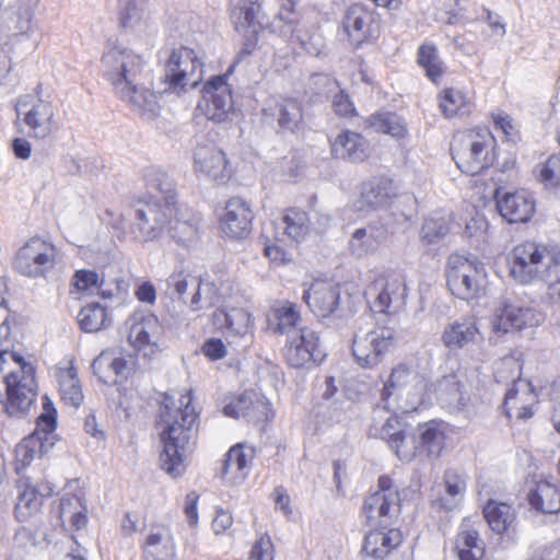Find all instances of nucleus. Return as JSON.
I'll use <instances>...</instances> for the list:
<instances>
[{"label":"nucleus","instance_id":"dca6fc26","mask_svg":"<svg viewBox=\"0 0 560 560\" xmlns=\"http://www.w3.org/2000/svg\"><path fill=\"white\" fill-rule=\"evenodd\" d=\"M544 320L542 313L534 307L505 299L494 312L492 326L495 331L506 334L537 327Z\"/></svg>","mask_w":560,"mask_h":560},{"label":"nucleus","instance_id":"39448f33","mask_svg":"<svg viewBox=\"0 0 560 560\" xmlns=\"http://www.w3.org/2000/svg\"><path fill=\"white\" fill-rule=\"evenodd\" d=\"M495 139L488 128H476L455 137L451 150L457 167L475 175L494 160Z\"/></svg>","mask_w":560,"mask_h":560},{"label":"nucleus","instance_id":"4468645a","mask_svg":"<svg viewBox=\"0 0 560 560\" xmlns=\"http://www.w3.org/2000/svg\"><path fill=\"white\" fill-rule=\"evenodd\" d=\"M177 211L176 205H170L158 197L139 199L136 202V223L141 242H153L167 229L171 218Z\"/></svg>","mask_w":560,"mask_h":560},{"label":"nucleus","instance_id":"bf43d9fd","mask_svg":"<svg viewBox=\"0 0 560 560\" xmlns=\"http://www.w3.org/2000/svg\"><path fill=\"white\" fill-rule=\"evenodd\" d=\"M260 11L258 3L242 1L233 11V19L237 30L253 27L252 33H256L257 16Z\"/></svg>","mask_w":560,"mask_h":560},{"label":"nucleus","instance_id":"680f3d73","mask_svg":"<svg viewBox=\"0 0 560 560\" xmlns=\"http://www.w3.org/2000/svg\"><path fill=\"white\" fill-rule=\"evenodd\" d=\"M199 281V278L188 272H185L184 270L175 271L168 278V284L175 289L179 299H182L184 302H186L185 295L187 293L188 288L192 287L194 290H196L197 283Z\"/></svg>","mask_w":560,"mask_h":560},{"label":"nucleus","instance_id":"ea45409f","mask_svg":"<svg viewBox=\"0 0 560 560\" xmlns=\"http://www.w3.org/2000/svg\"><path fill=\"white\" fill-rule=\"evenodd\" d=\"M31 247H21L14 259V268L20 273L27 277H38L43 273L45 267H49L54 262V254L51 253H31ZM52 250L54 247H50Z\"/></svg>","mask_w":560,"mask_h":560},{"label":"nucleus","instance_id":"9d476101","mask_svg":"<svg viewBox=\"0 0 560 560\" xmlns=\"http://www.w3.org/2000/svg\"><path fill=\"white\" fill-rule=\"evenodd\" d=\"M370 316L359 317L352 338V354L362 368H374L393 346L395 332L390 328L369 329Z\"/></svg>","mask_w":560,"mask_h":560},{"label":"nucleus","instance_id":"5fc2aeb1","mask_svg":"<svg viewBox=\"0 0 560 560\" xmlns=\"http://www.w3.org/2000/svg\"><path fill=\"white\" fill-rule=\"evenodd\" d=\"M78 320L82 330L96 332L106 326L108 313L98 303H92L81 308Z\"/></svg>","mask_w":560,"mask_h":560},{"label":"nucleus","instance_id":"9b49d317","mask_svg":"<svg viewBox=\"0 0 560 560\" xmlns=\"http://www.w3.org/2000/svg\"><path fill=\"white\" fill-rule=\"evenodd\" d=\"M364 294L375 312L396 314L402 311L407 303L408 288L405 275L398 271L378 275L369 283Z\"/></svg>","mask_w":560,"mask_h":560},{"label":"nucleus","instance_id":"a211bd4d","mask_svg":"<svg viewBox=\"0 0 560 560\" xmlns=\"http://www.w3.org/2000/svg\"><path fill=\"white\" fill-rule=\"evenodd\" d=\"M253 218L247 201L238 197L231 198L220 218V231L232 241H242L250 233Z\"/></svg>","mask_w":560,"mask_h":560},{"label":"nucleus","instance_id":"473e14b6","mask_svg":"<svg viewBox=\"0 0 560 560\" xmlns=\"http://www.w3.org/2000/svg\"><path fill=\"white\" fill-rule=\"evenodd\" d=\"M268 407L265 402L256 397L252 392L243 393L224 406L223 412L232 418H248L252 420H260L267 418Z\"/></svg>","mask_w":560,"mask_h":560},{"label":"nucleus","instance_id":"1a4fd4ad","mask_svg":"<svg viewBox=\"0 0 560 560\" xmlns=\"http://www.w3.org/2000/svg\"><path fill=\"white\" fill-rule=\"evenodd\" d=\"M102 63L115 94L127 95L130 84L137 81L147 62L142 55L116 44L104 52Z\"/></svg>","mask_w":560,"mask_h":560},{"label":"nucleus","instance_id":"c9c22d12","mask_svg":"<svg viewBox=\"0 0 560 560\" xmlns=\"http://www.w3.org/2000/svg\"><path fill=\"white\" fill-rule=\"evenodd\" d=\"M483 516L489 527L499 535L509 533L515 528L516 512L515 509L508 503L489 500L483 506Z\"/></svg>","mask_w":560,"mask_h":560},{"label":"nucleus","instance_id":"8fccbe9b","mask_svg":"<svg viewBox=\"0 0 560 560\" xmlns=\"http://www.w3.org/2000/svg\"><path fill=\"white\" fill-rule=\"evenodd\" d=\"M21 489L18 495V502L15 504V515L20 521H26L33 514L39 511L43 501L40 495L36 493L35 487L27 482H23L19 486Z\"/></svg>","mask_w":560,"mask_h":560},{"label":"nucleus","instance_id":"052dcab7","mask_svg":"<svg viewBox=\"0 0 560 560\" xmlns=\"http://www.w3.org/2000/svg\"><path fill=\"white\" fill-rule=\"evenodd\" d=\"M539 179L546 186L560 185V153L551 155L539 168Z\"/></svg>","mask_w":560,"mask_h":560},{"label":"nucleus","instance_id":"bb28decb","mask_svg":"<svg viewBox=\"0 0 560 560\" xmlns=\"http://www.w3.org/2000/svg\"><path fill=\"white\" fill-rule=\"evenodd\" d=\"M536 396L529 383L517 381L506 392L503 408L509 418L529 419L534 416L533 405Z\"/></svg>","mask_w":560,"mask_h":560},{"label":"nucleus","instance_id":"f257e3e1","mask_svg":"<svg viewBox=\"0 0 560 560\" xmlns=\"http://www.w3.org/2000/svg\"><path fill=\"white\" fill-rule=\"evenodd\" d=\"M191 401L190 392L166 394L161 407V467L174 478L184 474L186 459L197 439L198 415Z\"/></svg>","mask_w":560,"mask_h":560},{"label":"nucleus","instance_id":"f3484780","mask_svg":"<svg viewBox=\"0 0 560 560\" xmlns=\"http://www.w3.org/2000/svg\"><path fill=\"white\" fill-rule=\"evenodd\" d=\"M283 352L287 362L292 368H306L312 363L322 362L325 357L318 334L308 327L293 331L287 337Z\"/></svg>","mask_w":560,"mask_h":560},{"label":"nucleus","instance_id":"20e7f679","mask_svg":"<svg viewBox=\"0 0 560 560\" xmlns=\"http://www.w3.org/2000/svg\"><path fill=\"white\" fill-rule=\"evenodd\" d=\"M479 371L480 368L458 369L432 383L429 392L443 409L472 417L476 413V399L469 389L478 385Z\"/></svg>","mask_w":560,"mask_h":560},{"label":"nucleus","instance_id":"cd10ccee","mask_svg":"<svg viewBox=\"0 0 560 560\" xmlns=\"http://www.w3.org/2000/svg\"><path fill=\"white\" fill-rule=\"evenodd\" d=\"M118 24L131 32H142L150 26L149 0H119Z\"/></svg>","mask_w":560,"mask_h":560},{"label":"nucleus","instance_id":"393cba45","mask_svg":"<svg viewBox=\"0 0 560 560\" xmlns=\"http://www.w3.org/2000/svg\"><path fill=\"white\" fill-rule=\"evenodd\" d=\"M442 343L450 350L463 349L481 340L477 322L472 316L460 317L445 326Z\"/></svg>","mask_w":560,"mask_h":560},{"label":"nucleus","instance_id":"79ce46f5","mask_svg":"<svg viewBox=\"0 0 560 560\" xmlns=\"http://www.w3.org/2000/svg\"><path fill=\"white\" fill-rule=\"evenodd\" d=\"M143 180L150 197H158L170 205L177 203L173 182L164 171L154 166L148 167L143 173Z\"/></svg>","mask_w":560,"mask_h":560},{"label":"nucleus","instance_id":"864d4df0","mask_svg":"<svg viewBox=\"0 0 560 560\" xmlns=\"http://www.w3.org/2000/svg\"><path fill=\"white\" fill-rule=\"evenodd\" d=\"M444 483L446 497L441 499L440 505L445 510H453L464 495L466 481L457 471L448 469L444 474Z\"/></svg>","mask_w":560,"mask_h":560},{"label":"nucleus","instance_id":"e2e57ef3","mask_svg":"<svg viewBox=\"0 0 560 560\" xmlns=\"http://www.w3.org/2000/svg\"><path fill=\"white\" fill-rule=\"evenodd\" d=\"M114 354L113 352L106 350L102 351L92 362L91 369L101 382L105 384H112L115 382L112 375L108 373L109 368L113 363Z\"/></svg>","mask_w":560,"mask_h":560},{"label":"nucleus","instance_id":"72a5a7b5","mask_svg":"<svg viewBox=\"0 0 560 560\" xmlns=\"http://www.w3.org/2000/svg\"><path fill=\"white\" fill-rule=\"evenodd\" d=\"M213 324L220 329L224 328L228 337L245 338L250 332V314L244 308H218L213 313Z\"/></svg>","mask_w":560,"mask_h":560},{"label":"nucleus","instance_id":"e433bc0d","mask_svg":"<svg viewBox=\"0 0 560 560\" xmlns=\"http://www.w3.org/2000/svg\"><path fill=\"white\" fill-rule=\"evenodd\" d=\"M455 550L458 560H481L485 544L469 522H463L455 538Z\"/></svg>","mask_w":560,"mask_h":560},{"label":"nucleus","instance_id":"09e8293b","mask_svg":"<svg viewBox=\"0 0 560 560\" xmlns=\"http://www.w3.org/2000/svg\"><path fill=\"white\" fill-rule=\"evenodd\" d=\"M408 427L397 416H389L385 421L375 420L369 428V435L385 441L389 447Z\"/></svg>","mask_w":560,"mask_h":560},{"label":"nucleus","instance_id":"aec40b11","mask_svg":"<svg viewBox=\"0 0 560 560\" xmlns=\"http://www.w3.org/2000/svg\"><path fill=\"white\" fill-rule=\"evenodd\" d=\"M194 170L199 176L225 182L230 177L225 153L210 142L198 143L192 154Z\"/></svg>","mask_w":560,"mask_h":560},{"label":"nucleus","instance_id":"0eeeda50","mask_svg":"<svg viewBox=\"0 0 560 560\" xmlns=\"http://www.w3.org/2000/svg\"><path fill=\"white\" fill-rule=\"evenodd\" d=\"M57 410L52 401L43 397V411L36 420V429L15 447V469L26 468L36 456H42L55 445L57 436Z\"/></svg>","mask_w":560,"mask_h":560},{"label":"nucleus","instance_id":"37998d69","mask_svg":"<svg viewBox=\"0 0 560 560\" xmlns=\"http://www.w3.org/2000/svg\"><path fill=\"white\" fill-rule=\"evenodd\" d=\"M420 453L429 457H439L445 446L444 424L429 421L418 425Z\"/></svg>","mask_w":560,"mask_h":560},{"label":"nucleus","instance_id":"2f4dec72","mask_svg":"<svg viewBox=\"0 0 560 560\" xmlns=\"http://www.w3.org/2000/svg\"><path fill=\"white\" fill-rule=\"evenodd\" d=\"M116 95L124 102H127L135 112L145 119H154L160 114L161 106L158 95L153 91L138 85L137 81L130 84L127 95Z\"/></svg>","mask_w":560,"mask_h":560},{"label":"nucleus","instance_id":"c756f323","mask_svg":"<svg viewBox=\"0 0 560 560\" xmlns=\"http://www.w3.org/2000/svg\"><path fill=\"white\" fill-rule=\"evenodd\" d=\"M331 153L338 159L362 162L369 155V144L360 133L346 130L332 140Z\"/></svg>","mask_w":560,"mask_h":560},{"label":"nucleus","instance_id":"f704fd0d","mask_svg":"<svg viewBox=\"0 0 560 560\" xmlns=\"http://www.w3.org/2000/svg\"><path fill=\"white\" fill-rule=\"evenodd\" d=\"M401 541L402 535L397 528H390L387 532L374 529L365 536L363 551L374 559L382 560Z\"/></svg>","mask_w":560,"mask_h":560},{"label":"nucleus","instance_id":"4be33fe9","mask_svg":"<svg viewBox=\"0 0 560 560\" xmlns=\"http://www.w3.org/2000/svg\"><path fill=\"white\" fill-rule=\"evenodd\" d=\"M255 447L245 443L233 445L225 454L221 468V478L230 485L242 483L248 476Z\"/></svg>","mask_w":560,"mask_h":560},{"label":"nucleus","instance_id":"7ed1b4c3","mask_svg":"<svg viewBox=\"0 0 560 560\" xmlns=\"http://www.w3.org/2000/svg\"><path fill=\"white\" fill-rule=\"evenodd\" d=\"M0 376L7 386L5 411L11 417H23L36 396L35 370L18 353L0 352Z\"/></svg>","mask_w":560,"mask_h":560},{"label":"nucleus","instance_id":"423d86ee","mask_svg":"<svg viewBox=\"0 0 560 560\" xmlns=\"http://www.w3.org/2000/svg\"><path fill=\"white\" fill-rule=\"evenodd\" d=\"M447 287L453 295L470 301L486 293V269L475 256L452 254L446 267Z\"/></svg>","mask_w":560,"mask_h":560},{"label":"nucleus","instance_id":"4c0bfd02","mask_svg":"<svg viewBox=\"0 0 560 560\" xmlns=\"http://www.w3.org/2000/svg\"><path fill=\"white\" fill-rule=\"evenodd\" d=\"M264 115L275 117L282 129L293 131L302 121V108L299 102L291 98L272 101L264 108Z\"/></svg>","mask_w":560,"mask_h":560},{"label":"nucleus","instance_id":"4d7b16f0","mask_svg":"<svg viewBox=\"0 0 560 560\" xmlns=\"http://www.w3.org/2000/svg\"><path fill=\"white\" fill-rule=\"evenodd\" d=\"M418 61L425 69L428 78L436 82L443 73L442 62L432 45H422L419 49Z\"/></svg>","mask_w":560,"mask_h":560},{"label":"nucleus","instance_id":"de8ad7c7","mask_svg":"<svg viewBox=\"0 0 560 560\" xmlns=\"http://www.w3.org/2000/svg\"><path fill=\"white\" fill-rule=\"evenodd\" d=\"M273 315L277 320L276 332L287 335L289 337L293 331H300L304 327H300V313L296 306L291 302H283L273 308Z\"/></svg>","mask_w":560,"mask_h":560},{"label":"nucleus","instance_id":"a19ab883","mask_svg":"<svg viewBox=\"0 0 560 560\" xmlns=\"http://www.w3.org/2000/svg\"><path fill=\"white\" fill-rule=\"evenodd\" d=\"M282 232H277L273 242H300L308 231L307 213L300 209H289L281 221Z\"/></svg>","mask_w":560,"mask_h":560},{"label":"nucleus","instance_id":"2eb2a0df","mask_svg":"<svg viewBox=\"0 0 560 560\" xmlns=\"http://www.w3.org/2000/svg\"><path fill=\"white\" fill-rule=\"evenodd\" d=\"M197 105L198 115L213 122H224L233 109L232 89L226 75H215L208 80Z\"/></svg>","mask_w":560,"mask_h":560},{"label":"nucleus","instance_id":"7c9ffc66","mask_svg":"<svg viewBox=\"0 0 560 560\" xmlns=\"http://www.w3.org/2000/svg\"><path fill=\"white\" fill-rule=\"evenodd\" d=\"M144 560H176L174 538L168 528H153L143 545Z\"/></svg>","mask_w":560,"mask_h":560},{"label":"nucleus","instance_id":"c03bdc74","mask_svg":"<svg viewBox=\"0 0 560 560\" xmlns=\"http://www.w3.org/2000/svg\"><path fill=\"white\" fill-rule=\"evenodd\" d=\"M439 104L446 117L467 114L472 107L470 94L459 88L444 89L439 94Z\"/></svg>","mask_w":560,"mask_h":560},{"label":"nucleus","instance_id":"13d9d810","mask_svg":"<svg viewBox=\"0 0 560 560\" xmlns=\"http://www.w3.org/2000/svg\"><path fill=\"white\" fill-rule=\"evenodd\" d=\"M448 230L447 219L434 214L424 221L421 228V240L427 243L440 242L448 233Z\"/></svg>","mask_w":560,"mask_h":560},{"label":"nucleus","instance_id":"0e129e2a","mask_svg":"<svg viewBox=\"0 0 560 560\" xmlns=\"http://www.w3.org/2000/svg\"><path fill=\"white\" fill-rule=\"evenodd\" d=\"M295 247H262L266 258L273 267L285 266L294 260Z\"/></svg>","mask_w":560,"mask_h":560},{"label":"nucleus","instance_id":"a18cd8bd","mask_svg":"<svg viewBox=\"0 0 560 560\" xmlns=\"http://www.w3.org/2000/svg\"><path fill=\"white\" fill-rule=\"evenodd\" d=\"M395 195L393 180L386 177L373 178L363 184L361 198L368 207H378Z\"/></svg>","mask_w":560,"mask_h":560},{"label":"nucleus","instance_id":"603ef678","mask_svg":"<svg viewBox=\"0 0 560 560\" xmlns=\"http://www.w3.org/2000/svg\"><path fill=\"white\" fill-rule=\"evenodd\" d=\"M369 126L376 132L392 136L393 138H404L407 133V127L404 120L393 113L374 114L369 118Z\"/></svg>","mask_w":560,"mask_h":560},{"label":"nucleus","instance_id":"412c9836","mask_svg":"<svg viewBox=\"0 0 560 560\" xmlns=\"http://www.w3.org/2000/svg\"><path fill=\"white\" fill-rule=\"evenodd\" d=\"M303 300L317 317H328L339 308L340 285L332 280L316 279L304 291Z\"/></svg>","mask_w":560,"mask_h":560},{"label":"nucleus","instance_id":"a878e982","mask_svg":"<svg viewBox=\"0 0 560 560\" xmlns=\"http://www.w3.org/2000/svg\"><path fill=\"white\" fill-rule=\"evenodd\" d=\"M343 28L354 42H363L377 32L375 14L362 4L351 5L343 20Z\"/></svg>","mask_w":560,"mask_h":560},{"label":"nucleus","instance_id":"774afa93","mask_svg":"<svg viewBox=\"0 0 560 560\" xmlns=\"http://www.w3.org/2000/svg\"><path fill=\"white\" fill-rule=\"evenodd\" d=\"M493 119L495 128L502 131L508 141L516 142L518 140V132L508 115L498 114Z\"/></svg>","mask_w":560,"mask_h":560},{"label":"nucleus","instance_id":"6ab92c4d","mask_svg":"<svg viewBox=\"0 0 560 560\" xmlns=\"http://www.w3.org/2000/svg\"><path fill=\"white\" fill-rule=\"evenodd\" d=\"M128 324L130 345L143 351L144 355L153 353L163 332L159 318L152 313L138 312L129 318Z\"/></svg>","mask_w":560,"mask_h":560},{"label":"nucleus","instance_id":"ddd939ff","mask_svg":"<svg viewBox=\"0 0 560 560\" xmlns=\"http://www.w3.org/2000/svg\"><path fill=\"white\" fill-rule=\"evenodd\" d=\"M424 388L422 377L412 369L399 364L393 369L382 392V400L387 402L393 395L398 396L397 409L401 412L416 411L422 402ZM384 408H388V404Z\"/></svg>","mask_w":560,"mask_h":560},{"label":"nucleus","instance_id":"3c124183","mask_svg":"<svg viewBox=\"0 0 560 560\" xmlns=\"http://www.w3.org/2000/svg\"><path fill=\"white\" fill-rule=\"evenodd\" d=\"M220 302V293L217 285L208 280L200 279L194 291L188 306L191 311L198 312L215 306Z\"/></svg>","mask_w":560,"mask_h":560},{"label":"nucleus","instance_id":"58836bf2","mask_svg":"<svg viewBox=\"0 0 560 560\" xmlns=\"http://www.w3.org/2000/svg\"><path fill=\"white\" fill-rule=\"evenodd\" d=\"M530 506L545 514L560 512V488L556 483L544 480L536 483V488L528 493Z\"/></svg>","mask_w":560,"mask_h":560},{"label":"nucleus","instance_id":"f03ea898","mask_svg":"<svg viewBox=\"0 0 560 560\" xmlns=\"http://www.w3.org/2000/svg\"><path fill=\"white\" fill-rule=\"evenodd\" d=\"M510 275L521 283L537 277L546 283L552 302L560 300V250L558 247H514Z\"/></svg>","mask_w":560,"mask_h":560},{"label":"nucleus","instance_id":"49530a36","mask_svg":"<svg viewBox=\"0 0 560 560\" xmlns=\"http://www.w3.org/2000/svg\"><path fill=\"white\" fill-rule=\"evenodd\" d=\"M59 392L62 400L78 408L83 401V393L74 368L60 370L58 373Z\"/></svg>","mask_w":560,"mask_h":560},{"label":"nucleus","instance_id":"6e6552de","mask_svg":"<svg viewBox=\"0 0 560 560\" xmlns=\"http://www.w3.org/2000/svg\"><path fill=\"white\" fill-rule=\"evenodd\" d=\"M203 62L188 47L174 48L164 66L165 92L182 94L195 89L202 80Z\"/></svg>","mask_w":560,"mask_h":560},{"label":"nucleus","instance_id":"c85d7f7f","mask_svg":"<svg viewBox=\"0 0 560 560\" xmlns=\"http://www.w3.org/2000/svg\"><path fill=\"white\" fill-rule=\"evenodd\" d=\"M88 502L83 490L66 492L59 503V517L74 530L83 529L88 524Z\"/></svg>","mask_w":560,"mask_h":560},{"label":"nucleus","instance_id":"338daca9","mask_svg":"<svg viewBox=\"0 0 560 560\" xmlns=\"http://www.w3.org/2000/svg\"><path fill=\"white\" fill-rule=\"evenodd\" d=\"M97 275L89 270H78L73 277V284L79 291H86L94 287L101 289L102 284L97 285Z\"/></svg>","mask_w":560,"mask_h":560},{"label":"nucleus","instance_id":"5701e85b","mask_svg":"<svg viewBox=\"0 0 560 560\" xmlns=\"http://www.w3.org/2000/svg\"><path fill=\"white\" fill-rule=\"evenodd\" d=\"M495 198L500 214L510 223L527 222L535 212V200L526 190L505 192L502 196L497 191Z\"/></svg>","mask_w":560,"mask_h":560},{"label":"nucleus","instance_id":"f8f14e48","mask_svg":"<svg viewBox=\"0 0 560 560\" xmlns=\"http://www.w3.org/2000/svg\"><path fill=\"white\" fill-rule=\"evenodd\" d=\"M15 112L30 138L46 139L59 128L57 109L49 101L23 95L16 101Z\"/></svg>","mask_w":560,"mask_h":560},{"label":"nucleus","instance_id":"6e6d98bb","mask_svg":"<svg viewBox=\"0 0 560 560\" xmlns=\"http://www.w3.org/2000/svg\"><path fill=\"white\" fill-rule=\"evenodd\" d=\"M389 448L402 462H411L417 455H421L419 441L410 425Z\"/></svg>","mask_w":560,"mask_h":560},{"label":"nucleus","instance_id":"69168bd1","mask_svg":"<svg viewBox=\"0 0 560 560\" xmlns=\"http://www.w3.org/2000/svg\"><path fill=\"white\" fill-rule=\"evenodd\" d=\"M275 550L271 538L268 535L261 536L253 546L252 560H273Z\"/></svg>","mask_w":560,"mask_h":560},{"label":"nucleus","instance_id":"b1692460","mask_svg":"<svg viewBox=\"0 0 560 560\" xmlns=\"http://www.w3.org/2000/svg\"><path fill=\"white\" fill-rule=\"evenodd\" d=\"M400 498L394 493L373 492L364 500L363 514L370 526H386L399 513Z\"/></svg>","mask_w":560,"mask_h":560}]
</instances>
